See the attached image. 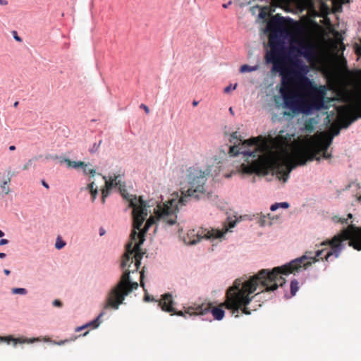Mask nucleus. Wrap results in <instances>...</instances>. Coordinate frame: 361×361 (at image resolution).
Here are the masks:
<instances>
[{
	"label": "nucleus",
	"instance_id": "obj_1",
	"mask_svg": "<svg viewBox=\"0 0 361 361\" xmlns=\"http://www.w3.org/2000/svg\"><path fill=\"white\" fill-rule=\"evenodd\" d=\"M316 262V251H307L302 256L292 259L281 267L272 270L262 269L257 273L259 279L254 276L241 281L236 279L233 285L226 290L224 307L235 317L240 311L246 315L251 314L247 307L254 297L259 283L266 291L275 293L279 288H283L290 281V295L294 296L299 289V280H303L309 275V270Z\"/></svg>",
	"mask_w": 361,
	"mask_h": 361
},
{
	"label": "nucleus",
	"instance_id": "obj_2",
	"mask_svg": "<svg viewBox=\"0 0 361 361\" xmlns=\"http://www.w3.org/2000/svg\"><path fill=\"white\" fill-rule=\"evenodd\" d=\"M209 174V171H203L197 165L189 167L180 183L184 184L187 189L182 192L183 195L178 201L176 199L171 198L165 203L158 204L154 208V214L149 213L139 228L135 227L134 221L132 220L134 231L131 234V242L127 243L124 253H130V256L133 257L135 262L139 260L141 262L145 254L141 248L145 240V234L148 232L153 225H156V231L158 222L163 221L169 226L175 224L177 213L179 210L178 203L181 205H186L190 200L197 201L211 199L212 193L206 192L204 188L207 176Z\"/></svg>",
	"mask_w": 361,
	"mask_h": 361
},
{
	"label": "nucleus",
	"instance_id": "obj_3",
	"mask_svg": "<svg viewBox=\"0 0 361 361\" xmlns=\"http://www.w3.org/2000/svg\"><path fill=\"white\" fill-rule=\"evenodd\" d=\"M286 54L291 61L290 71L288 76L284 75L283 60L271 63V73L279 74L281 76V83L283 85L286 82V80L298 83L310 84V102L308 109H305L303 98L297 93L288 92L286 87L283 85L279 90L283 101L282 106L290 111L293 116H297L301 113L313 115L316 114V82L307 78L310 68L304 61H308L311 59H316V44L308 46L302 41L292 40L286 46Z\"/></svg>",
	"mask_w": 361,
	"mask_h": 361
},
{
	"label": "nucleus",
	"instance_id": "obj_4",
	"mask_svg": "<svg viewBox=\"0 0 361 361\" xmlns=\"http://www.w3.org/2000/svg\"><path fill=\"white\" fill-rule=\"evenodd\" d=\"M336 97L325 96L324 87L317 86V123L324 117V125L329 128L328 132L317 131V163L321 158L329 159L331 154L328 152L334 136L341 128H347L358 118H361V97L356 99L353 106H336Z\"/></svg>",
	"mask_w": 361,
	"mask_h": 361
},
{
	"label": "nucleus",
	"instance_id": "obj_5",
	"mask_svg": "<svg viewBox=\"0 0 361 361\" xmlns=\"http://www.w3.org/2000/svg\"><path fill=\"white\" fill-rule=\"evenodd\" d=\"M317 73L321 72L331 88L337 90L342 87L349 74L347 60L338 54V41L329 39L325 44V50L321 51V35L323 27L317 23Z\"/></svg>",
	"mask_w": 361,
	"mask_h": 361
},
{
	"label": "nucleus",
	"instance_id": "obj_6",
	"mask_svg": "<svg viewBox=\"0 0 361 361\" xmlns=\"http://www.w3.org/2000/svg\"><path fill=\"white\" fill-rule=\"evenodd\" d=\"M141 262H135L130 253H123L120 262L119 269L121 274L118 281L109 290L104 309L111 308L117 310L120 305L124 304V300L134 290L138 288L139 284L135 281L134 275H139L140 285L144 287V272H138Z\"/></svg>",
	"mask_w": 361,
	"mask_h": 361
},
{
	"label": "nucleus",
	"instance_id": "obj_7",
	"mask_svg": "<svg viewBox=\"0 0 361 361\" xmlns=\"http://www.w3.org/2000/svg\"><path fill=\"white\" fill-rule=\"evenodd\" d=\"M105 180V187L102 189V201L105 202V199L109 195L112 189L119 190L123 198L128 202V207L131 209V217L134 221L135 227L140 228L146 216L151 212L149 208L154 207L155 202L153 200L146 201L142 197L130 195L126 192V184L123 180V174H109V176H102Z\"/></svg>",
	"mask_w": 361,
	"mask_h": 361
},
{
	"label": "nucleus",
	"instance_id": "obj_8",
	"mask_svg": "<svg viewBox=\"0 0 361 361\" xmlns=\"http://www.w3.org/2000/svg\"><path fill=\"white\" fill-rule=\"evenodd\" d=\"M348 240V245L357 251H361V226L350 224L342 229L331 239L319 244L317 249V262L332 261L338 258L345 248L344 241Z\"/></svg>",
	"mask_w": 361,
	"mask_h": 361
},
{
	"label": "nucleus",
	"instance_id": "obj_9",
	"mask_svg": "<svg viewBox=\"0 0 361 361\" xmlns=\"http://www.w3.org/2000/svg\"><path fill=\"white\" fill-rule=\"evenodd\" d=\"M176 302L173 299L171 293H166L162 296V302L159 305H162L164 312L171 313L172 315H177L187 318V315L190 317L199 316L203 321L212 322L209 314H211L213 319L216 321H221L225 317V311L219 307H208L204 305H192L188 307H183V310H178L174 307Z\"/></svg>",
	"mask_w": 361,
	"mask_h": 361
},
{
	"label": "nucleus",
	"instance_id": "obj_10",
	"mask_svg": "<svg viewBox=\"0 0 361 361\" xmlns=\"http://www.w3.org/2000/svg\"><path fill=\"white\" fill-rule=\"evenodd\" d=\"M228 226H226L223 230L217 228H205L202 230L201 233L198 231L196 234L194 233V231H190V233H188V238L184 239L185 243L188 245H195L202 238L211 240H222L225 238V235L228 231H231V229L234 228L236 225V220H232L231 217H228Z\"/></svg>",
	"mask_w": 361,
	"mask_h": 361
},
{
	"label": "nucleus",
	"instance_id": "obj_11",
	"mask_svg": "<svg viewBox=\"0 0 361 361\" xmlns=\"http://www.w3.org/2000/svg\"><path fill=\"white\" fill-rule=\"evenodd\" d=\"M348 2V0H325V1L317 0V6H319V10H317V18H323L321 23L324 24L327 32L335 31L329 15L341 12L343 5Z\"/></svg>",
	"mask_w": 361,
	"mask_h": 361
},
{
	"label": "nucleus",
	"instance_id": "obj_12",
	"mask_svg": "<svg viewBox=\"0 0 361 361\" xmlns=\"http://www.w3.org/2000/svg\"><path fill=\"white\" fill-rule=\"evenodd\" d=\"M316 160V152L314 150L310 152L308 150L305 152L298 154L295 159L288 164L286 170V174L285 175L283 182H286L290 178V173L295 169L298 166H305L307 162Z\"/></svg>",
	"mask_w": 361,
	"mask_h": 361
},
{
	"label": "nucleus",
	"instance_id": "obj_13",
	"mask_svg": "<svg viewBox=\"0 0 361 361\" xmlns=\"http://www.w3.org/2000/svg\"><path fill=\"white\" fill-rule=\"evenodd\" d=\"M285 52L280 44H272L271 50H267L264 54V62L266 65L283 60Z\"/></svg>",
	"mask_w": 361,
	"mask_h": 361
},
{
	"label": "nucleus",
	"instance_id": "obj_14",
	"mask_svg": "<svg viewBox=\"0 0 361 361\" xmlns=\"http://www.w3.org/2000/svg\"><path fill=\"white\" fill-rule=\"evenodd\" d=\"M286 23L295 25L297 21L290 16H282L277 13L272 17L268 26L273 29H283V24Z\"/></svg>",
	"mask_w": 361,
	"mask_h": 361
},
{
	"label": "nucleus",
	"instance_id": "obj_15",
	"mask_svg": "<svg viewBox=\"0 0 361 361\" xmlns=\"http://www.w3.org/2000/svg\"><path fill=\"white\" fill-rule=\"evenodd\" d=\"M39 341L38 338H15L13 336L9 335L8 336H0V342H5L7 344H10L11 343H13V346L16 348L17 344L18 343H33L35 341Z\"/></svg>",
	"mask_w": 361,
	"mask_h": 361
},
{
	"label": "nucleus",
	"instance_id": "obj_16",
	"mask_svg": "<svg viewBox=\"0 0 361 361\" xmlns=\"http://www.w3.org/2000/svg\"><path fill=\"white\" fill-rule=\"evenodd\" d=\"M256 152L250 149L240 151L238 145H233L229 147V154L232 157H238L242 154L244 157H256Z\"/></svg>",
	"mask_w": 361,
	"mask_h": 361
},
{
	"label": "nucleus",
	"instance_id": "obj_17",
	"mask_svg": "<svg viewBox=\"0 0 361 361\" xmlns=\"http://www.w3.org/2000/svg\"><path fill=\"white\" fill-rule=\"evenodd\" d=\"M104 314L105 312L104 311L101 312L98 316L92 321H90L82 326L76 327L75 331L80 332L88 327H91L93 329L98 328L101 323L100 319L104 315Z\"/></svg>",
	"mask_w": 361,
	"mask_h": 361
},
{
	"label": "nucleus",
	"instance_id": "obj_18",
	"mask_svg": "<svg viewBox=\"0 0 361 361\" xmlns=\"http://www.w3.org/2000/svg\"><path fill=\"white\" fill-rule=\"evenodd\" d=\"M63 161L68 164V166H71L73 169L82 168V172L85 175H87V167L90 164V163L85 164L83 161H71L68 158H63Z\"/></svg>",
	"mask_w": 361,
	"mask_h": 361
},
{
	"label": "nucleus",
	"instance_id": "obj_19",
	"mask_svg": "<svg viewBox=\"0 0 361 361\" xmlns=\"http://www.w3.org/2000/svg\"><path fill=\"white\" fill-rule=\"evenodd\" d=\"M353 219V214H348L347 215V217L345 218V217H340L338 216H334L333 217V221L334 223H339L342 225H343L345 227H348V225H350L352 222V224H353V221L351 220ZM344 228V227L343 228V229Z\"/></svg>",
	"mask_w": 361,
	"mask_h": 361
},
{
	"label": "nucleus",
	"instance_id": "obj_20",
	"mask_svg": "<svg viewBox=\"0 0 361 361\" xmlns=\"http://www.w3.org/2000/svg\"><path fill=\"white\" fill-rule=\"evenodd\" d=\"M247 216L250 221L257 220L260 226H264L266 225L265 215L257 213L252 215H247Z\"/></svg>",
	"mask_w": 361,
	"mask_h": 361
},
{
	"label": "nucleus",
	"instance_id": "obj_21",
	"mask_svg": "<svg viewBox=\"0 0 361 361\" xmlns=\"http://www.w3.org/2000/svg\"><path fill=\"white\" fill-rule=\"evenodd\" d=\"M259 68V66L258 64L254 66H250L248 64H243L240 66L239 68V71L240 73H250L253 71H256Z\"/></svg>",
	"mask_w": 361,
	"mask_h": 361
},
{
	"label": "nucleus",
	"instance_id": "obj_22",
	"mask_svg": "<svg viewBox=\"0 0 361 361\" xmlns=\"http://www.w3.org/2000/svg\"><path fill=\"white\" fill-rule=\"evenodd\" d=\"M145 295H144V298H143V300H144V302H152V301H153V302H158V303H157V308H158V309H159V308H160V309H161V310H162V311H164V310H163V309H162V305H160V304H161V302H162V296H163L165 293H164L163 295H161L160 300H159V301H158V300H156L153 296L150 295L147 292V290H145Z\"/></svg>",
	"mask_w": 361,
	"mask_h": 361
},
{
	"label": "nucleus",
	"instance_id": "obj_23",
	"mask_svg": "<svg viewBox=\"0 0 361 361\" xmlns=\"http://www.w3.org/2000/svg\"><path fill=\"white\" fill-rule=\"evenodd\" d=\"M289 207L290 204L288 202H275L271 205L270 210L271 212H275L279 208L286 209H288Z\"/></svg>",
	"mask_w": 361,
	"mask_h": 361
},
{
	"label": "nucleus",
	"instance_id": "obj_24",
	"mask_svg": "<svg viewBox=\"0 0 361 361\" xmlns=\"http://www.w3.org/2000/svg\"><path fill=\"white\" fill-rule=\"evenodd\" d=\"M66 245V243L61 238V236H58L55 243V248L57 250L63 249Z\"/></svg>",
	"mask_w": 361,
	"mask_h": 361
},
{
	"label": "nucleus",
	"instance_id": "obj_25",
	"mask_svg": "<svg viewBox=\"0 0 361 361\" xmlns=\"http://www.w3.org/2000/svg\"><path fill=\"white\" fill-rule=\"evenodd\" d=\"M11 293L13 295H26L27 293V290L25 288H13L11 289Z\"/></svg>",
	"mask_w": 361,
	"mask_h": 361
},
{
	"label": "nucleus",
	"instance_id": "obj_26",
	"mask_svg": "<svg viewBox=\"0 0 361 361\" xmlns=\"http://www.w3.org/2000/svg\"><path fill=\"white\" fill-rule=\"evenodd\" d=\"M102 142V140H99L97 142H94V143L92 145V146L89 149V152H90L91 154H94V153H96V152L98 151V149H99V147H100V145H101Z\"/></svg>",
	"mask_w": 361,
	"mask_h": 361
},
{
	"label": "nucleus",
	"instance_id": "obj_27",
	"mask_svg": "<svg viewBox=\"0 0 361 361\" xmlns=\"http://www.w3.org/2000/svg\"><path fill=\"white\" fill-rule=\"evenodd\" d=\"M98 189L97 186L96 185L94 181H91L89 183L86 187L82 188L81 190H88L89 192L92 191V190H97Z\"/></svg>",
	"mask_w": 361,
	"mask_h": 361
},
{
	"label": "nucleus",
	"instance_id": "obj_28",
	"mask_svg": "<svg viewBox=\"0 0 361 361\" xmlns=\"http://www.w3.org/2000/svg\"><path fill=\"white\" fill-rule=\"evenodd\" d=\"M34 161H37V157H34L33 158L29 159L23 167V170L26 171L30 169V167L32 165Z\"/></svg>",
	"mask_w": 361,
	"mask_h": 361
},
{
	"label": "nucleus",
	"instance_id": "obj_29",
	"mask_svg": "<svg viewBox=\"0 0 361 361\" xmlns=\"http://www.w3.org/2000/svg\"><path fill=\"white\" fill-rule=\"evenodd\" d=\"M10 182V178H7L6 180H4L2 183V184L1 185V187L2 188V192L5 194V195H7L9 192V188H6V185Z\"/></svg>",
	"mask_w": 361,
	"mask_h": 361
},
{
	"label": "nucleus",
	"instance_id": "obj_30",
	"mask_svg": "<svg viewBox=\"0 0 361 361\" xmlns=\"http://www.w3.org/2000/svg\"><path fill=\"white\" fill-rule=\"evenodd\" d=\"M238 132L235 131L233 133L229 138V142L231 143H233L234 145H236L235 143L238 140H240V138L238 137Z\"/></svg>",
	"mask_w": 361,
	"mask_h": 361
},
{
	"label": "nucleus",
	"instance_id": "obj_31",
	"mask_svg": "<svg viewBox=\"0 0 361 361\" xmlns=\"http://www.w3.org/2000/svg\"><path fill=\"white\" fill-rule=\"evenodd\" d=\"M237 83H235L234 85L230 84L224 87V92L226 94L230 93L232 90H235L237 88Z\"/></svg>",
	"mask_w": 361,
	"mask_h": 361
},
{
	"label": "nucleus",
	"instance_id": "obj_32",
	"mask_svg": "<svg viewBox=\"0 0 361 361\" xmlns=\"http://www.w3.org/2000/svg\"><path fill=\"white\" fill-rule=\"evenodd\" d=\"M256 7L260 9L258 14V18L262 20L265 19L267 17V13L262 9V8L259 6H257Z\"/></svg>",
	"mask_w": 361,
	"mask_h": 361
},
{
	"label": "nucleus",
	"instance_id": "obj_33",
	"mask_svg": "<svg viewBox=\"0 0 361 361\" xmlns=\"http://www.w3.org/2000/svg\"><path fill=\"white\" fill-rule=\"evenodd\" d=\"M91 195V200L92 202H94L97 199V195H98V189L97 190H92V191L89 192Z\"/></svg>",
	"mask_w": 361,
	"mask_h": 361
},
{
	"label": "nucleus",
	"instance_id": "obj_34",
	"mask_svg": "<svg viewBox=\"0 0 361 361\" xmlns=\"http://www.w3.org/2000/svg\"><path fill=\"white\" fill-rule=\"evenodd\" d=\"M257 170H258V172H257L258 175L266 176V175L269 174V169H267L266 167H263L262 169H259Z\"/></svg>",
	"mask_w": 361,
	"mask_h": 361
},
{
	"label": "nucleus",
	"instance_id": "obj_35",
	"mask_svg": "<svg viewBox=\"0 0 361 361\" xmlns=\"http://www.w3.org/2000/svg\"><path fill=\"white\" fill-rule=\"evenodd\" d=\"M52 305L54 306V307H61L63 306V303L62 302L59 300V299H55L53 302H52Z\"/></svg>",
	"mask_w": 361,
	"mask_h": 361
},
{
	"label": "nucleus",
	"instance_id": "obj_36",
	"mask_svg": "<svg viewBox=\"0 0 361 361\" xmlns=\"http://www.w3.org/2000/svg\"><path fill=\"white\" fill-rule=\"evenodd\" d=\"M12 33H13V38L15 39L16 41H17V42H22L21 37L18 36V32L16 31L13 30L12 32Z\"/></svg>",
	"mask_w": 361,
	"mask_h": 361
},
{
	"label": "nucleus",
	"instance_id": "obj_37",
	"mask_svg": "<svg viewBox=\"0 0 361 361\" xmlns=\"http://www.w3.org/2000/svg\"><path fill=\"white\" fill-rule=\"evenodd\" d=\"M71 340L65 339V340H61L59 341H54V344L58 345H63L67 343H68Z\"/></svg>",
	"mask_w": 361,
	"mask_h": 361
},
{
	"label": "nucleus",
	"instance_id": "obj_38",
	"mask_svg": "<svg viewBox=\"0 0 361 361\" xmlns=\"http://www.w3.org/2000/svg\"><path fill=\"white\" fill-rule=\"evenodd\" d=\"M140 108L143 109L145 111L146 114H149V107L146 104H141L140 105Z\"/></svg>",
	"mask_w": 361,
	"mask_h": 361
},
{
	"label": "nucleus",
	"instance_id": "obj_39",
	"mask_svg": "<svg viewBox=\"0 0 361 361\" xmlns=\"http://www.w3.org/2000/svg\"><path fill=\"white\" fill-rule=\"evenodd\" d=\"M310 122L311 128L314 129L315 128V125H316V118H310Z\"/></svg>",
	"mask_w": 361,
	"mask_h": 361
},
{
	"label": "nucleus",
	"instance_id": "obj_40",
	"mask_svg": "<svg viewBox=\"0 0 361 361\" xmlns=\"http://www.w3.org/2000/svg\"><path fill=\"white\" fill-rule=\"evenodd\" d=\"M87 174H90L91 177H94L96 174V171L94 169L87 170Z\"/></svg>",
	"mask_w": 361,
	"mask_h": 361
},
{
	"label": "nucleus",
	"instance_id": "obj_41",
	"mask_svg": "<svg viewBox=\"0 0 361 361\" xmlns=\"http://www.w3.org/2000/svg\"><path fill=\"white\" fill-rule=\"evenodd\" d=\"M8 240L7 239H5V238H1L0 240V246H3V245H7L8 243Z\"/></svg>",
	"mask_w": 361,
	"mask_h": 361
},
{
	"label": "nucleus",
	"instance_id": "obj_42",
	"mask_svg": "<svg viewBox=\"0 0 361 361\" xmlns=\"http://www.w3.org/2000/svg\"><path fill=\"white\" fill-rule=\"evenodd\" d=\"M106 233V230L103 227H100L99 229V234L100 236L104 235Z\"/></svg>",
	"mask_w": 361,
	"mask_h": 361
},
{
	"label": "nucleus",
	"instance_id": "obj_43",
	"mask_svg": "<svg viewBox=\"0 0 361 361\" xmlns=\"http://www.w3.org/2000/svg\"><path fill=\"white\" fill-rule=\"evenodd\" d=\"M41 183L47 189L49 188V185L47 183V182L45 180H42Z\"/></svg>",
	"mask_w": 361,
	"mask_h": 361
},
{
	"label": "nucleus",
	"instance_id": "obj_44",
	"mask_svg": "<svg viewBox=\"0 0 361 361\" xmlns=\"http://www.w3.org/2000/svg\"><path fill=\"white\" fill-rule=\"evenodd\" d=\"M232 4V1H229L228 2L226 3V4H224L222 5L223 8H228L229 7L230 5H231Z\"/></svg>",
	"mask_w": 361,
	"mask_h": 361
},
{
	"label": "nucleus",
	"instance_id": "obj_45",
	"mask_svg": "<svg viewBox=\"0 0 361 361\" xmlns=\"http://www.w3.org/2000/svg\"><path fill=\"white\" fill-rule=\"evenodd\" d=\"M7 176H8V178H10V180H11V178L14 176V173L12 172L11 170H9L7 171Z\"/></svg>",
	"mask_w": 361,
	"mask_h": 361
},
{
	"label": "nucleus",
	"instance_id": "obj_46",
	"mask_svg": "<svg viewBox=\"0 0 361 361\" xmlns=\"http://www.w3.org/2000/svg\"><path fill=\"white\" fill-rule=\"evenodd\" d=\"M8 4V1L6 0H0V5L6 6Z\"/></svg>",
	"mask_w": 361,
	"mask_h": 361
},
{
	"label": "nucleus",
	"instance_id": "obj_47",
	"mask_svg": "<svg viewBox=\"0 0 361 361\" xmlns=\"http://www.w3.org/2000/svg\"><path fill=\"white\" fill-rule=\"evenodd\" d=\"M4 273L5 274V275L8 276L11 274V271L9 269H4Z\"/></svg>",
	"mask_w": 361,
	"mask_h": 361
},
{
	"label": "nucleus",
	"instance_id": "obj_48",
	"mask_svg": "<svg viewBox=\"0 0 361 361\" xmlns=\"http://www.w3.org/2000/svg\"><path fill=\"white\" fill-rule=\"evenodd\" d=\"M59 159H61V156L55 154V155H53V157H52V159H54V160Z\"/></svg>",
	"mask_w": 361,
	"mask_h": 361
},
{
	"label": "nucleus",
	"instance_id": "obj_49",
	"mask_svg": "<svg viewBox=\"0 0 361 361\" xmlns=\"http://www.w3.org/2000/svg\"><path fill=\"white\" fill-rule=\"evenodd\" d=\"M6 257V254L4 252H0V259H4Z\"/></svg>",
	"mask_w": 361,
	"mask_h": 361
},
{
	"label": "nucleus",
	"instance_id": "obj_50",
	"mask_svg": "<svg viewBox=\"0 0 361 361\" xmlns=\"http://www.w3.org/2000/svg\"><path fill=\"white\" fill-rule=\"evenodd\" d=\"M192 104V106L195 107V106H197L198 105L199 102L196 101V100H193Z\"/></svg>",
	"mask_w": 361,
	"mask_h": 361
},
{
	"label": "nucleus",
	"instance_id": "obj_51",
	"mask_svg": "<svg viewBox=\"0 0 361 361\" xmlns=\"http://www.w3.org/2000/svg\"><path fill=\"white\" fill-rule=\"evenodd\" d=\"M16 146L15 145H10L8 149L10 151H14L16 149Z\"/></svg>",
	"mask_w": 361,
	"mask_h": 361
},
{
	"label": "nucleus",
	"instance_id": "obj_52",
	"mask_svg": "<svg viewBox=\"0 0 361 361\" xmlns=\"http://www.w3.org/2000/svg\"><path fill=\"white\" fill-rule=\"evenodd\" d=\"M312 71L316 73V63H312Z\"/></svg>",
	"mask_w": 361,
	"mask_h": 361
},
{
	"label": "nucleus",
	"instance_id": "obj_53",
	"mask_svg": "<svg viewBox=\"0 0 361 361\" xmlns=\"http://www.w3.org/2000/svg\"><path fill=\"white\" fill-rule=\"evenodd\" d=\"M52 157H53V155L49 154L46 155L45 159H52Z\"/></svg>",
	"mask_w": 361,
	"mask_h": 361
},
{
	"label": "nucleus",
	"instance_id": "obj_54",
	"mask_svg": "<svg viewBox=\"0 0 361 361\" xmlns=\"http://www.w3.org/2000/svg\"><path fill=\"white\" fill-rule=\"evenodd\" d=\"M229 112L231 113V114L234 115V111H233V108H232V107H230V108H229Z\"/></svg>",
	"mask_w": 361,
	"mask_h": 361
},
{
	"label": "nucleus",
	"instance_id": "obj_55",
	"mask_svg": "<svg viewBox=\"0 0 361 361\" xmlns=\"http://www.w3.org/2000/svg\"><path fill=\"white\" fill-rule=\"evenodd\" d=\"M4 232L1 230H0V238H2L3 236H4Z\"/></svg>",
	"mask_w": 361,
	"mask_h": 361
},
{
	"label": "nucleus",
	"instance_id": "obj_56",
	"mask_svg": "<svg viewBox=\"0 0 361 361\" xmlns=\"http://www.w3.org/2000/svg\"><path fill=\"white\" fill-rule=\"evenodd\" d=\"M18 104H19V102L16 101V102H14L13 106L14 107H17L18 106Z\"/></svg>",
	"mask_w": 361,
	"mask_h": 361
},
{
	"label": "nucleus",
	"instance_id": "obj_57",
	"mask_svg": "<svg viewBox=\"0 0 361 361\" xmlns=\"http://www.w3.org/2000/svg\"><path fill=\"white\" fill-rule=\"evenodd\" d=\"M63 158H64V157H61V159H59V160L60 161V163H61V164H62V163L65 162V161H63Z\"/></svg>",
	"mask_w": 361,
	"mask_h": 361
},
{
	"label": "nucleus",
	"instance_id": "obj_58",
	"mask_svg": "<svg viewBox=\"0 0 361 361\" xmlns=\"http://www.w3.org/2000/svg\"><path fill=\"white\" fill-rule=\"evenodd\" d=\"M314 18L315 17H314L313 19H312V24H316V20H314Z\"/></svg>",
	"mask_w": 361,
	"mask_h": 361
},
{
	"label": "nucleus",
	"instance_id": "obj_59",
	"mask_svg": "<svg viewBox=\"0 0 361 361\" xmlns=\"http://www.w3.org/2000/svg\"><path fill=\"white\" fill-rule=\"evenodd\" d=\"M88 332H89V331H86V332H85V333L82 334V336H86V335L88 334Z\"/></svg>",
	"mask_w": 361,
	"mask_h": 361
},
{
	"label": "nucleus",
	"instance_id": "obj_60",
	"mask_svg": "<svg viewBox=\"0 0 361 361\" xmlns=\"http://www.w3.org/2000/svg\"><path fill=\"white\" fill-rule=\"evenodd\" d=\"M341 46L342 47V49H345V46L343 43L341 44Z\"/></svg>",
	"mask_w": 361,
	"mask_h": 361
},
{
	"label": "nucleus",
	"instance_id": "obj_61",
	"mask_svg": "<svg viewBox=\"0 0 361 361\" xmlns=\"http://www.w3.org/2000/svg\"><path fill=\"white\" fill-rule=\"evenodd\" d=\"M253 145V142H250V143L249 144L250 146L252 145Z\"/></svg>",
	"mask_w": 361,
	"mask_h": 361
},
{
	"label": "nucleus",
	"instance_id": "obj_62",
	"mask_svg": "<svg viewBox=\"0 0 361 361\" xmlns=\"http://www.w3.org/2000/svg\"><path fill=\"white\" fill-rule=\"evenodd\" d=\"M41 157H42V155L38 156V157H37V160H38L39 158H41Z\"/></svg>",
	"mask_w": 361,
	"mask_h": 361
},
{
	"label": "nucleus",
	"instance_id": "obj_63",
	"mask_svg": "<svg viewBox=\"0 0 361 361\" xmlns=\"http://www.w3.org/2000/svg\"><path fill=\"white\" fill-rule=\"evenodd\" d=\"M226 177H227V178H229V177H231V175H230V174H229V175H227V176H226Z\"/></svg>",
	"mask_w": 361,
	"mask_h": 361
}]
</instances>
